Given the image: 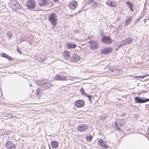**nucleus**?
<instances>
[{
  "mask_svg": "<svg viewBox=\"0 0 149 149\" xmlns=\"http://www.w3.org/2000/svg\"><path fill=\"white\" fill-rule=\"evenodd\" d=\"M124 45H123V42L122 43L120 44L119 47H121V46H122Z\"/></svg>",
  "mask_w": 149,
  "mask_h": 149,
  "instance_id": "c9c22d12",
  "label": "nucleus"
},
{
  "mask_svg": "<svg viewBox=\"0 0 149 149\" xmlns=\"http://www.w3.org/2000/svg\"><path fill=\"white\" fill-rule=\"evenodd\" d=\"M88 128V125L86 124H81L78 125L77 127L78 131L84 132L86 131Z\"/></svg>",
  "mask_w": 149,
  "mask_h": 149,
  "instance_id": "7ed1b4c3",
  "label": "nucleus"
},
{
  "mask_svg": "<svg viewBox=\"0 0 149 149\" xmlns=\"http://www.w3.org/2000/svg\"><path fill=\"white\" fill-rule=\"evenodd\" d=\"M10 7L12 8V9L13 10L15 11H16L17 9H19L20 8H18V7H17V6H16V5L13 6L12 5H11V7Z\"/></svg>",
  "mask_w": 149,
  "mask_h": 149,
  "instance_id": "a878e982",
  "label": "nucleus"
},
{
  "mask_svg": "<svg viewBox=\"0 0 149 149\" xmlns=\"http://www.w3.org/2000/svg\"><path fill=\"white\" fill-rule=\"evenodd\" d=\"M17 51L18 52V53H19V54H22V52L20 51L19 49H18V48H17Z\"/></svg>",
  "mask_w": 149,
  "mask_h": 149,
  "instance_id": "f704fd0d",
  "label": "nucleus"
},
{
  "mask_svg": "<svg viewBox=\"0 0 149 149\" xmlns=\"http://www.w3.org/2000/svg\"><path fill=\"white\" fill-rule=\"evenodd\" d=\"M126 3L127 4L130 6V10L131 11H133V5L132 3L131 2H129V1H127L126 2Z\"/></svg>",
  "mask_w": 149,
  "mask_h": 149,
  "instance_id": "b1692460",
  "label": "nucleus"
},
{
  "mask_svg": "<svg viewBox=\"0 0 149 149\" xmlns=\"http://www.w3.org/2000/svg\"><path fill=\"white\" fill-rule=\"evenodd\" d=\"M67 77L63 75H57L56 76L55 79L58 80H66Z\"/></svg>",
  "mask_w": 149,
  "mask_h": 149,
  "instance_id": "2eb2a0df",
  "label": "nucleus"
},
{
  "mask_svg": "<svg viewBox=\"0 0 149 149\" xmlns=\"http://www.w3.org/2000/svg\"><path fill=\"white\" fill-rule=\"evenodd\" d=\"M92 139V137L91 135L89 136H87L86 137V140L88 141H91Z\"/></svg>",
  "mask_w": 149,
  "mask_h": 149,
  "instance_id": "cd10ccee",
  "label": "nucleus"
},
{
  "mask_svg": "<svg viewBox=\"0 0 149 149\" xmlns=\"http://www.w3.org/2000/svg\"><path fill=\"white\" fill-rule=\"evenodd\" d=\"M106 3L107 5L111 7H116L117 6V3L113 0H108Z\"/></svg>",
  "mask_w": 149,
  "mask_h": 149,
  "instance_id": "f8f14e48",
  "label": "nucleus"
},
{
  "mask_svg": "<svg viewBox=\"0 0 149 149\" xmlns=\"http://www.w3.org/2000/svg\"><path fill=\"white\" fill-rule=\"evenodd\" d=\"M89 3L91 5H94L95 2L93 0H89Z\"/></svg>",
  "mask_w": 149,
  "mask_h": 149,
  "instance_id": "7c9ffc66",
  "label": "nucleus"
},
{
  "mask_svg": "<svg viewBox=\"0 0 149 149\" xmlns=\"http://www.w3.org/2000/svg\"><path fill=\"white\" fill-rule=\"evenodd\" d=\"M115 127L118 131L121 130L119 128L120 126H124L125 125V121L124 119H122L120 120L119 122H115Z\"/></svg>",
  "mask_w": 149,
  "mask_h": 149,
  "instance_id": "423d86ee",
  "label": "nucleus"
},
{
  "mask_svg": "<svg viewBox=\"0 0 149 149\" xmlns=\"http://www.w3.org/2000/svg\"><path fill=\"white\" fill-rule=\"evenodd\" d=\"M80 92L81 94L85 96L86 95V93L85 92L84 89L81 88L80 90Z\"/></svg>",
  "mask_w": 149,
  "mask_h": 149,
  "instance_id": "c85d7f7f",
  "label": "nucleus"
},
{
  "mask_svg": "<svg viewBox=\"0 0 149 149\" xmlns=\"http://www.w3.org/2000/svg\"><path fill=\"white\" fill-rule=\"evenodd\" d=\"M13 58H11L10 56V61H13Z\"/></svg>",
  "mask_w": 149,
  "mask_h": 149,
  "instance_id": "e433bc0d",
  "label": "nucleus"
},
{
  "mask_svg": "<svg viewBox=\"0 0 149 149\" xmlns=\"http://www.w3.org/2000/svg\"><path fill=\"white\" fill-rule=\"evenodd\" d=\"M41 91L40 88H37L36 90V93L38 94H40Z\"/></svg>",
  "mask_w": 149,
  "mask_h": 149,
  "instance_id": "c756f323",
  "label": "nucleus"
},
{
  "mask_svg": "<svg viewBox=\"0 0 149 149\" xmlns=\"http://www.w3.org/2000/svg\"><path fill=\"white\" fill-rule=\"evenodd\" d=\"M133 39L129 37L123 41V45H127L131 43L132 42Z\"/></svg>",
  "mask_w": 149,
  "mask_h": 149,
  "instance_id": "f3484780",
  "label": "nucleus"
},
{
  "mask_svg": "<svg viewBox=\"0 0 149 149\" xmlns=\"http://www.w3.org/2000/svg\"><path fill=\"white\" fill-rule=\"evenodd\" d=\"M85 96L88 97V99L89 100L91 101V98L92 97L91 95H90L86 94V95H85Z\"/></svg>",
  "mask_w": 149,
  "mask_h": 149,
  "instance_id": "473e14b6",
  "label": "nucleus"
},
{
  "mask_svg": "<svg viewBox=\"0 0 149 149\" xmlns=\"http://www.w3.org/2000/svg\"><path fill=\"white\" fill-rule=\"evenodd\" d=\"M11 36H12V35H10V38H11Z\"/></svg>",
  "mask_w": 149,
  "mask_h": 149,
  "instance_id": "4c0bfd02",
  "label": "nucleus"
},
{
  "mask_svg": "<svg viewBox=\"0 0 149 149\" xmlns=\"http://www.w3.org/2000/svg\"><path fill=\"white\" fill-rule=\"evenodd\" d=\"M26 6L29 9L31 10L35 8L36 6V3L34 0H28Z\"/></svg>",
  "mask_w": 149,
  "mask_h": 149,
  "instance_id": "39448f33",
  "label": "nucleus"
},
{
  "mask_svg": "<svg viewBox=\"0 0 149 149\" xmlns=\"http://www.w3.org/2000/svg\"><path fill=\"white\" fill-rule=\"evenodd\" d=\"M6 146L7 148H9V141H8L6 143Z\"/></svg>",
  "mask_w": 149,
  "mask_h": 149,
  "instance_id": "2f4dec72",
  "label": "nucleus"
},
{
  "mask_svg": "<svg viewBox=\"0 0 149 149\" xmlns=\"http://www.w3.org/2000/svg\"><path fill=\"white\" fill-rule=\"evenodd\" d=\"M48 19L54 26H55L57 24V18L55 13L51 14L49 16Z\"/></svg>",
  "mask_w": 149,
  "mask_h": 149,
  "instance_id": "f257e3e1",
  "label": "nucleus"
},
{
  "mask_svg": "<svg viewBox=\"0 0 149 149\" xmlns=\"http://www.w3.org/2000/svg\"><path fill=\"white\" fill-rule=\"evenodd\" d=\"M10 7H11V5H12L13 6H15L16 5V6H17L18 8H21V7L20 5L18 3H17L16 2H15L14 1H11L10 2Z\"/></svg>",
  "mask_w": 149,
  "mask_h": 149,
  "instance_id": "5701e85b",
  "label": "nucleus"
},
{
  "mask_svg": "<svg viewBox=\"0 0 149 149\" xmlns=\"http://www.w3.org/2000/svg\"><path fill=\"white\" fill-rule=\"evenodd\" d=\"M12 141H10V149H15L16 148L15 144H13Z\"/></svg>",
  "mask_w": 149,
  "mask_h": 149,
  "instance_id": "393cba45",
  "label": "nucleus"
},
{
  "mask_svg": "<svg viewBox=\"0 0 149 149\" xmlns=\"http://www.w3.org/2000/svg\"><path fill=\"white\" fill-rule=\"evenodd\" d=\"M64 58L66 60L69 59L70 56V52L68 51H65L63 54Z\"/></svg>",
  "mask_w": 149,
  "mask_h": 149,
  "instance_id": "a211bd4d",
  "label": "nucleus"
},
{
  "mask_svg": "<svg viewBox=\"0 0 149 149\" xmlns=\"http://www.w3.org/2000/svg\"><path fill=\"white\" fill-rule=\"evenodd\" d=\"M80 58L79 56L77 54H74L72 56L71 58V61L73 62H76L78 61Z\"/></svg>",
  "mask_w": 149,
  "mask_h": 149,
  "instance_id": "dca6fc26",
  "label": "nucleus"
},
{
  "mask_svg": "<svg viewBox=\"0 0 149 149\" xmlns=\"http://www.w3.org/2000/svg\"><path fill=\"white\" fill-rule=\"evenodd\" d=\"M102 41L105 44H110L112 42V39L109 36H104L101 39Z\"/></svg>",
  "mask_w": 149,
  "mask_h": 149,
  "instance_id": "0eeeda50",
  "label": "nucleus"
},
{
  "mask_svg": "<svg viewBox=\"0 0 149 149\" xmlns=\"http://www.w3.org/2000/svg\"><path fill=\"white\" fill-rule=\"evenodd\" d=\"M37 84H38V81L37 82Z\"/></svg>",
  "mask_w": 149,
  "mask_h": 149,
  "instance_id": "79ce46f5",
  "label": "nucleus"
},
{
  "mask_svg": "<svg viewBox=\"0 0 149 149\" xmlns=\"http://www.w3.org/2000/svg\"><path fill=\"white\" fill-rule=\"evenodd\" d=\"M48 1V0H40L38 2V4H40V7L46 5Z\"/></svg>",
  "mask_w": 149,
  "mask_h": 149,
  "instance_id": "6ab92c4d",
  "label": "nucleus"
},
{
  "mask_svg": "<svg viewBox=\"0 0 149 149\" xmlns=\"http://www.w3.org/2000/svg\"><path fill=\"white\" fill-rule=\"evenodd\" d=\"M148 75H143L142 76H137V77H137V78H144V77L147 76Z\"/></svg>",
  "mask_w": 149,
  "mask_h": 149,
  "instance_id": "72a5a7b5",
  "label": "nucleus"
},
{
  "mask_svg": "<svg viewBox=\"0 0 149 149\" xmlns=\"http://www.w3.org/2000/svg\"><path fill=\"white\" fill-rule=\"evenodd\" d=\"M40 86L42 88L45 89L49 88L53 86L49 81L45 80L41 81Z\"/></svg>",
  "mask_w": 149,
  "mask_h": 149,
  "instance_id": "20e7f679",
  "label": "nucleus"
},
{
  "mask_svg": "<svg viewBox=\"0 0 149 149\" xmlns=\"http://www.w3.org/2000/svg\"><path fill=\"white\" fill-rule=\"evenodd\" d=\"M132 19V17H130V16H127L126 20L125 21V26H127L128 25Z\"/></svg>",
  "mask_w": 149,
  "mask_h": 149,
  "instance_id": "412c9836",
  "label": "nucleus"
},
{
  "mask_svg": "<svg viewBox=\"0 0 149 149\" xmlns=\"http://www.w3.org/2000/svg\"><path fill=\"white\" fill-rule=\"evenodd\" d=\"M113 50L112 48L111 47H107L101 50V53L104 54H107L111 53Z\"/></svg>",
  "mask_w": 149,
  "mask_h": 149,
  "instance_id": "ddd939ff",
  "label": "nucleus"
},
{
  "mask_svg": "<svg viewBox=\"0 0 149 149\" xmlns=\"http://www.w3.org/2000/svg\"><path fill=\"white\" fill-rule=\"evenodd\" d=\"M88 43L89 47L92 50L97 49L99 47L98 43L95 41H90L88 42Z\"/></svg>",
  "mask_w": 149,
  "mask_h": 149,
  "instance_id": "f03ea898",
  "label": "nucleus"
},
{
  "mask_svg": "<svg viewBox=\"0 0 149 149\" xmlns=\"http://www.w3.org/2000/svg\"><path fill=\"white\" fill-rule=\"evenodd\" d=\"M54 1H57V0H54Z\"/></svg>",
  "mask_w": 149,
  "mask_h": 149,
  "instance_id": "ea45409f",
  "label": "nucleus"
},
{
  "mask_svg": "<svg viewBox=\"0 0 149 149\" xmlns=\"http://www.w3.org/2000/svg\"><path fill=\"white\" fill-rule=\"evenodd\" d=\"M135 100L138 103H144L149 101V99L136 97L135 98Z\"/></svg>",
  "mask_w": 149,
  "mask_h": 149,
  "instance_id": "6e6552de",
  "label": "nucleus"
},
{
  "mask_svg": "<svg viewBox=\"0 0 149 149\" xmlns=\"http://www.w3.org/2000/svg\"><path fill=\"white\" fill-rule=\"evenodd\" d=\"M49 149H51V148L50 147H49Z\"/></svg>",
  "mask_w": 149,
  "mask_h": 149,
  "instance_id": "a19ab883",
  "label": "nucleus"
},
{
  "mask_svg": "<svg viewBox=\"0 0 149 149\" xmlns=\"http://www.w3.org/2000/svg\"><path fill=\"white\" fill-rule=\"evenodd\" d=\"M105 142L102 139H100L98 141V144L104 148L107 149L108 147V146L105 143Z\"/></svg>",
  "mask_w": 149,
  "mask_h": 149,
  "instance_id": "4468645a",
  "label": "nucleus"
},
{
  "mask_svg": "<svg viewBox=\"0 0 149 149\" xmlns=\"http://www.w3.org/2000/svg\"><path fill=\"white\" fill-rule=\"evenodd\" d=\"M1 55L2 56L5 57L8 59H9V56L7 54L4 53H2L1 54Z\"/></svg>",
  "mask_w": 149,
  "mask_h": 149,
  "instance_id": "bb28decb",
  "label": "nucleus"
},
{
  "mask_svg": "<svg viewBox=\"0 0 149 149\" xmlns=\"http://www.w3.org/2000/svg\"><path fill=\"white\" fill-rule=\"evenodd\" d=\"M74 104L78 107H81L85 105V102L83 100H79L75 102Z\"/></svg>",
  "mask_w": 149,
  "mask_h": 149,
  "instance_id": "9d476101",
  "label": "nucleus"
},
{
  "mask_svg": "<svg viewBox=\"0 0 149 149\" xmlns=\"http://www.w3.org/2000/svg\"><path fill=\"white\" fill-rule=\"evenodd\" d=\"M46 56L42 54H40L37 55L35 57V59L39 61L42 62L45 60L46 58Z\"/></svg>",
  "mask_w": 149,
  "mask_h": 149,
  "instance_id": "9b49d317",
  "label": "nucleus"
},
{
  "mask_svg": "<svg viewBox=\"0 0 149 149\" xmlns=\"http://www.w3.org/2000/svg\"><path fill=\"white\" fill-rule=\"evenodd\" d=\"M51 146L53 148H57L58 146V142L56 141H53L51 142Z\"/></svg>",
  "mask_w": 149,
  "mask_h": 149,
  "instance_id": "4be33fe9",
  "label": "nucleus"
},
{
  "mask_svg": "<svg viewBox=\"0 0 149 149\" xmlns=\"http://www.w3.org/2000/svg\"><path fill=\"white\" fill-rule=\"evenodd\" d=\"M32 86V85L31 84L30 85V86Z\"/></svg>",
  "mask_w": 149,
  "mask_h": 149,
  "instance_id": "58836bf2",
  "label": "nucleus"
},
{
  "mask_svg": "<svg viewBox=\"0 0 149 149\" xmlns=\"http://www.w3.org/2000/svg\"><path fill=\"white\" fill-rule=\"evenodd\" d=\"M68 6L72 9L74 10L78 6V4L75 1H72L68 4Z\"/></svg>",
  "mask_w": 149,
  "mask_h": 149,
  "instance_id": "1a4fd4ad",
  "label": "nucleus"
},
{
  "mask_svg": "<svg viewBox=\"0 0 149 149\" xmlns=\"http://www.w3.org/2000/svg\"><path fill=\"white\" fill-rule=\"evenodd\" d=\"M67 48L68 49H74L77 47V45L74 43H72L68 42L67 43Z\"/></svg>",
  "mask_w": 149,
  "mask_h": 149,
  "instance_id": "aec40b11",
  "label": "nucleus"
}]
</instances>
